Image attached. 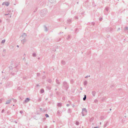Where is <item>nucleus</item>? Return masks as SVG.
Wrapping results in <instances>:
<instances>
[{
	"instance_id": "nucleus-23",
	"label": "nucleus",
	"mask_w": 128,
	"mask_h": 128,
	"mask_svg": "<svg viewBox=\"0 0 128 128\" xmlns=\"http://www.w3.org/2000/svg\"><path fill=\"white\" fill-rule=\"evenodd\" d=\"M86 98V95H84V97L83 98V100H85Z\"/></svg>"
},
{
	"instance_id": "nucleus-28",
	"label": "nucleus",
	"mask_w": 128,
	"mask_h": 128,
	"mask_svg": "<svg viewBox=\"0 0 128 128\" xmlns=\"http://www.w3.org/2000/svg\"><path fill=\"white\" fill-rule=\"evenodd\" d=\"M17 66H16L14 68V71L16 72H17L18 71L17 70H16V69L17 68Z\"/></svg>"
},
{
	"instance_id": "nucleus-61",
	"label": "nucleus",
	"mask_w": 128,
	"mask_h": 128,
	"mask_svg": "<svg viewBox=\"0 0 128 128\" xmlns=\"http://www.w3.org/2000/svg\"><path fill=\"white\" fill-rule=\"evenodd\" d=\"M3 51L4 52H6V50L5 49H4Z\"/></svg>"
},
{
	"instance_id": "nucleus-11",
	"label": "nucleus",
	"mask_w": 128,
	"mask_h": 128,
	"mask_svg": "<svg viewBox=\"0 0 128 128\" xmlns=\"http://www.w3.org/2000/svg\"><path fill=\"white\" fill-rule=\"evenodd\" d=\"M61 112L60 111H58L57 112V114L59 116H61Z\"/></svg>"
},
{
	"instance_id": "nucleus-63",
	"label": "nucleus",
	"mask_w": 128,
	"mask_h": 128,
	"mask_svg": "<svg viewBox=\"0 0 128 128\" xmlns=\"http://www.w3.org/2000/svg\"><path fill=\"white\" fill-rule=\"evenodd\" d=\"M77 30H78V29L77 28L75 30V32H76Z\"/></svg>"
},
{
	"instance_id": "nucleus-4",
	"label": "nucleus",
	"mask_w": 128,
	"mask_h": 128,
	"mask_svg": "<svg viewBox=\"0 0 128 128\" xmlns=\"http://www.w3.org/2000/svg\"><path fill=\"white\" fill-rule=\"evenodd\" d=\"M30 100V98H27L25 100H24V101L23 102V103H24V102L27 103L29 102Z\"/></svg>"
},
{
	"instance_id": "nucleus-10",
	"label": "nucleus",
	"mask_w": 128,
	"mask_h": 128,
	"mask_svg": "<svg viewBox=\"0 0 128 128\" xmlns=\"http://www.w3.org/2000/svg\"><path fill=\"white\" fill-rule=\"evenodd\" d=\"M124 31L125 32H126L128 33V27H125L124 28Z\"/></svg>"
},
{
	"instance_id": "nucleus-20",
	"label": "nucleus",
	"mask_w": 128,
	"mask_h": 128,
	"mask_svg": "<svg viewBox=\"0 0 128 128\" xmlns=\"http://www.w3.org/2000/svg\"><path fill=\"white\" fill-rule=\"evenodd\" d=\"M62 64L63 65H65L66 64L64 60H62Z\"/></svg>"
},
{
	"instance_id": "nucleus-3",
	"label": "nucleus",
	"mask_w": 128,
	"mask_h": 128,
	"mask_svg": "<svg viewBox=\"0 0 128 128\" xmlns=\"http://www.w3.org/2000/svg\"><path fill=\"white\" fill-rule=\"evenodd\" d=\"M87 110L85 108H84L82 109V116H84V114L86 113Z\"/></svg>"
},
{
	"instance_id": "nucleus-17",
	"label": "nucleus",
	"mask_w": 128,
	"mask_h": 128,
	"mask_svg": "<svg viewBox=\"0 0 128 128\" xmlns=\"http://www.w3.org/2000/svg\"><path fill=\"white\" fill-rule=\"evenodd\" d=\"M87 84V82L86 80L85 81L84 83V85L85 86Z\"/></svg>"
},
{
	"instance_id": "nucleus-64",
	"label": "nucleus",
	"mask_w": 128,
	"mask_h": 128,
	"mask_svg": "<svg viewBox=\"0 0 128 128\" xmlns=\"http://www.w3.org/2000/svg\"><path fill=\"white\" fill-rule=\"evenodd\" d=\"M40 110L41 111L42 110V108H40Z\"/></svg>"
},
{
	"instance_id": "nucleus-59",
	"label": "nucleus",
	"mask_w": 128,
	"mask_h": 128,
	"mask_svg": "<svg viewBox=\"0 0 128 128\" xmlns=\"http://www.w3.org/2000/svg\"><path fill=\"white\" fill-rule=\"evenodd\" d=\"M69 104H66V106H69Z\"/></svg>"
},
{
	"instance_id": "nucleus-47",
	"label": "nucleus",
	"mask_w": 128,
	"mask_h": 128,
	"mask_svg": "<svg viewBox=\"0 0 128 128\" xmlns=\"http://www.w3.org/2000/svg\"><path fill=\"white\" fill-rule=\"evenodd\" d=\"M71 82V83H72L74 81L73 80H71L70 81Z\"/></svg>"
},
{
	"instance_id": "nucleus-41",
	"label": "nucleus",
	"mask_w": 128,
	"mask_h": 128,
	"mask_svg": "<svg viewBox=\"0 0 128 128\" xmlns=\"http://www.w3.org/2000/svg\"><path fill=\"white\" fill-rule=\"evenodd\" d=\"M46 78V76H44L42 77V78L43 79H44Z\"/></svg>"
},
{
	"instance_id": "nucleus-38",
	"label": "nucleus",
	"mask_w": 128,
	"mask_h": 128,
	"mask_svg": "<svg viewBox=\"0 0 128 128\" xmlns=\"http://www.w3.org/2000/svg\"><path fill=\"white\" fill-rule=\"evenodd\" d=\"M40 73H37V76H40Z\"/></svg>"
},
{
	"instance_id": "nucleus-51",
	"label": "nucleus",
	"mask_w": 128,
	"mask_h": 128,
	"mask_svg": "<svg viewBox=\"0 0 128 128\" xmlns=\"http://www.w3.org/2000/svg\"><path fill=\"white\" fill-rule=\"evenodd\" d=\"M10 15V14H4V15L5 16H6V15Z\"/></svg>"
},
{
	"instance_id": "nucleus-35",
	"label": "nucleus",
	"mask_w": 128,
	"mask_h": 128,
	"mask_svg": "<svg viewBox=\"0 0 128 128\" xmlns=\"http://www.w3.org/2000/svg\"><path fill=\"white\" fill-rule=\"evenodd\" d=\"M45 116L46 118L48 117H49V115L47 114H45Z\"/></svg>"
},
{
	"instance_id": "nucleus-46",
	"label": "nucleus",
	"mask_w": 128,
	"mask_h": 128,
	"mask_svg": "<svg viewBox=\"0 0 128 128\" xmlns=\"http://www.w3.org/2000/svg\"><path fill=\"white\" fill-rule=\"evenodd\" d=\"M102 18H100L99 19V20L100 21H102Z\"/></svg>"
},
{
	"instance_id": "nucleus-53",
	"label": "nucleus",
	"mask_w": 128,
	"mask_h": 128,
	"mask_svg": "<svg viewBox=\"0 0 128 128\" xmlns=\"http://www.w3.org/2000/svg\"><path fill=\"white\" fill-rule=\"evenodd\" d=\"M94 24H95V23H94V22H92V25H93V26L94 25Z\"/></svg>"
},
{
	"instance_id": "nucleus-43",
	"label": "nucleus",
	"mask_w": 128,
	"mask_h": 128,
	"mask_svg": "<svg viewBox=\"0 0 128 128\" xmlns=\"http://www.w3.org/2000/svg\"><path fill=\"white\" fill-rule=\"evenodd\" d=\"M8 16L9 17L11 18V15L10 14V15H8Z\"/></svg>"
},
{
	"instance_id": "nucleus-62",
	"label": "nucleus",
	"mask_w": 128,
	"mask_h": 128,
	"mask_svg": "<svg viewBox=\"0 0 128 128\" xmlns=\"http://www.w3.org/2000/svg\"><path fill=\"white\" fill-rule=\"evenodd\" d=\"M71 13L72 14H73V11H72L71 12Z\"/></svg>"
},
{
	"instance_id": "nucleus-37",
	"label": "nucleus",
	"mask_w": 128,
	"mask_h": 128,
	"mask_svg": "<svg viewBox=\"0 0 128 128\" xmlns=\"http://www.w3.org/2000/svg\"><path fill=\"white\" fill-rule=\"evenodd\" d=\"M76 125H78L79 124V122L78 121L76 122Z\"/></svg>"
},
{
	"instance_id": "nucleus-32",
	"label": "nucleus",
	"mask_w": 128,
	"mask_h": 128,
	"mask_svg": "<svg viewBox=\"0 0 128 128\" xmlns=\"http://www.w3.org/2000/svg\"><path fill=\"white\" fill-rule=\"evenodd\" d=\"M32 56L34 57H36V54L35 53H34L32 54Z\"/></svg>"
},
{
	"instance_id": "nucleus-54",
	"label": "nucleus",
	"mask_w": 128,
	"mask_h": 128,
	"mask_svg": "<svg viewBox=\"0 0 128 128\" xmlns=\"http://www.w3.org/2000/svg\"><path fill=\"white\" fill-rule=\"evenodd\" d=\"M106 124H105L104 126V127H106Z\"/></svg>"
},
{
	"instance_id": "nucleus-42",
	"label": "nucleus",
	"mask_w": 128,
	"mask_h": 128,
	"mask_svg": "<svg viewBox=\"0 0 128 128\" xmlns=\"http://www.w3.org/2000/svg\"><path fill=\"white\" fill-rule=\"evenodd\" d=\"M2 100H3L2 99H1L0 100V104H1L2 103Z\"/></svg>"
},
{
	"instance_id": "nucleus-44",
	"label": "nucleus",
	"mask_w": 128,
	"mask_h": 128,
	"mask_svg": "<svg viewBox=\"0 0 128 128\" xmlns=\"http://www.w3.org/2000/svg\"><path fill=\"white\" fill-rule=\"evenodd\" d=\"M20 114H22L23 113V112L22 110H20Z\"/></svg>"
},
{
	"instance_id": "nucleus-55",
	"label": "nucleus",
	"mask_w": 128,
	"mask_h": 128,
	"mask_svg": "<svg viewBox=\"0 0 128 128\" xmlns=\"http://www.w3.org/2000/svg\"><path fill=\"white\" fill-rule=\"evenodd\" d=\"M48 128V126H44V128Z\"/></svg>"
},
{
	"instance_id": "nucleus-29",
	"label": "nucleus",
	"mask_w": 128,
	"mask_h": 128,
	"mask_svg": "<svg viewBox=\"0 0 128 128\" xmlns=\"http://www.w3.org/2000/svg\"><path fill=\"white\" fill-rule=\"evenodd\" d=\"M71 37V36L70 35H68V37L67 38V39L68 40H69L70 39Z\"/></svg>"
},
{
	"instance_id": "nucleus-21",
	"label": "nucleus",
	"mask_w": 128,
	"mask_h": 128,
	"mask_svg": "<svg viewBox=\"0 0 128 128\" xmlns=\"http://www.w3.org/2000/svg\"><path fill=\"white\" fill-rule=\"evenodd\" d=\"M26 41V40L25 39H23L21 40V41L22 42L23 44H24Z\"/></svg>"
},
{
	"instance_id": "nucleus-19",
	"label": "nucleus",
	"mask_w": 128,
	"mask_h": 128,
	"mask_svg": "<svg viewBox=\"0 0 128 128\" xmlns=\"http://www.w3.org/2000/svg\"><path fill=\"white\" fill-rule=\"evenodd\" d=\"M44 28L45 31L46 32H47L48 30L47 27H46V26H44Z\"/></svg>"
},
{
	"instance_id": "nucleus-33",
	"label": "nucleus",
	"mask_w": 128,
	"mask_h": 128,
	"mask_svg": "<svg viewBox=\"0 0 128 128\" xmlns=\"http://www.w3.org/2000/svg\"><path fill=\"white\" fill-rule=\"evenodd\" d=\"M104 14L106 15H108V12H105V11H104Z\"/></svg>"
},
{
	"instance_id": "nucleus-15",
	"label": "nucleus",
	"mask_w": 128,
	"mask_h": 128,
	"mask_svg": "<svg viewBox=\"0 0 128 128\" xmlns=\"http://www.w3.org/2000/svg\"><path fill=\"white\" fill-rule=\"evenodd\" d=\"M46 88L48 90H50L51 89V87L50 86H46Z\"/></svg>"
},
{
	"instance_id": "nucleus-1",
	"label": "nucleus",
	"mask_w": 128,
	"mask_h": 128,
	"mask_svg": "<svg viewBox=\"0 0 128 128\" xmlns=\"http://www.w3.org/2000/svg\"><path fill=\"white\" fill-rule=\"evenodd\" d=\"M69 87V84L66 81L63 83L62 88L63 89L67 90Z\"/></svg>"
},
{
	"instance_id": "nucleus-24",
	"label": "nucleus",
	"mask_w": 128,
	"mask_h": 128,
	"mask_svg": "<svg viewBox=\"0 0 128 128\" xmlns=\"http://www.w3.org/2000/svg\"><path fill=\"white\" fill-rule=\"evenodd\" d=\"M55 56L54 55H52V60H54L55 59Z\"/></svg>"
},
{
	"instance_id": "nucleus-52",
	"label": "nucleus",
	"mask_w": 128,
	"mask_h": 128,
	"mask_svg": "<svg viewBox=\"0 0 128 128\" xmlns=\"http://www.w3.org/2000/svg\"><path fill=\"white\" fill-rule=\"evenodd\" d=\"M11 74L13 75H14V73H13L12 72L11 73Z\"/></svg>"
},
{
	"instance_id": "nucleus-13",
	"label": "nucleus",
	"mask_w": 128,
	"mask_h": 128,
	"mask_svg": "<svg viewBox=\"0 0 128 128\" xmlns=\"http://www.w3.org/2000/svg\"><path fill=\"white\" fill-rule=\"evenodd\" d=\"M96 93V92L94 91H92V94L94 96H95Z\"/></svg>"
},
{
	"instance_id": "nucleus-2",
	"label": "nucleus",
	"mask_w": 128,
	"mask_h": 128,
	"mask_svg": "<svg viewBox=\"0 0 128 128\" xmlns=\"http://www.w3.org/2000/svg\"><path fill=\"white\" fill-rule=\"evenodd\" d=\"M41 16L42 17H44L45 16L48 12L47 9H44L42 10L40 12Z\"/></svg>"
},
{
	"instance_id": "nucleus-16",
	"label": "nucleus",
	"mask_w": 128,
	"mask_h": 128,
	"mask_svg": "<svg viewBox=\"0 0 128 128\" xmlns=\"http://www.w3.org/2000/svg\"><path fill=\"white\" fill-rule=\"evenodd\" d=\"M44 92V90L43 89H42L40 90V92L41 93H43Z\"/></svg>"
},
{
	"instance_id": "nucleus-48",
	"label": "nucleus",
	"mask_w": 128,
	"mask_h": 128,
	"mask_svg": "<svg viewBox=\"0 0 128 128\" xmlns=\"http://www.w3.org/2000/svg\"><path fill=\"white\" fill-rule=\"evenodd\" d=\"M90 77V75H89V76H88V75H87V76H86V77H85V78H88V77Z\"/></svg>"
},
{
	"instance_id": "nucleus-31",
	"label": "nucleus",
	"mask_w": 128,
	"mask_h": 128,
	"mask_svg": "<svg viewBox=\"0 0 128 128\" xmlns=\"http://www.w3.org/2000/svg\"><path fill=\"white\" fill-rule=\"evenodd\" d=\"M7 113L8 115L10 114L11 113L10 111L9 110L7 111Z\"/></svg>"
},
{
	"instance_id": "nucleus-5",
	"label": "nucleus",
	"mask_w": 128,
	"mask_h": 128,
	"mask_svg": "<svg viewBox=\"0 0 128 128\" xmlns=\"http://www.w3.org/2000/svg\"><path fill=\"white\" fill-rule=\"evenodd\" d=\"M10 4L8 2H4L2 3V5H4L5 4L6 6H8Z\"/></svg>"
},
{
	"instance_id": "nucleus-56",
	"label": "nucleus",
	"mask_w": 128,
	"mask_h": 128,
	"mask_svg": "<svg viewBox=\"0 0 128 128\" xmlns=\"http://www.w3.org/2000/svg\"><path fill=\"white\" fill-rule=\"evenodd\" d=\"M39 86V84H37L36 85V86Z\"/></svg>"
},
{
	"instance_id": "nucleus-8",
	"label": "nucleus",
	"mask_w": 128,
	"mask_h": 128,
	"mask_svg": "<svg viewBox=\"0 0 128 128\" xmlns=\"http://www.w3.org/2000/svg\"><path fill=\"white\" fill-rule=\"evenodd\" d=\"M60 84V82L56 79V87L58 86Z\"/></svg>"
},
{
	"instance_id": "nucleus-40",
	"label": "nucleus",
	"mask_w": 128,
	"mask_h": 128,
	"mask_svg": "<svg viewBox=\"0 0 128 128\" xmlns=\"http://www.w3.org/2000/svg\"><path fill=\"white\" fill-rule=\"evenodd\" d=\"M4 109H3V110H2V111H1V113H3L4 112Z\"/></svg>"
},
{
	"instance_id": "nucleus-27",
	"label": "nucleus",
	"mask_w": 128,
	"mask_h": 128,
	"mask_svg": "<svg viewBox=\"0 0 128 128\" xmlns=\"http://www.w3.org/2000/svg\"><path fill=\"white\" fill-rule=\"evenodd\" d=\"M5 41H6V40H5V39L2 40L1 42V43H2V44L4 43L5 42Z\"/></svg>"
},
{
	"instance_id": "nucleus-7",
	"label": "nucleus",
	"mask_w": 128,
	"mask_h": 128,
	"mask_svg": "<svg viewBox=\"0 0 128 128\" xmlns=\"http://www.w3.org/2000/svg\"><path fill=\"white\" fill-rule=\"evenodd\" d=\"M109 9V8L108 6H106L105 8L104 11H105V12H108Z\"/></svg>"
},
{
	"instance_id": "nucleus-18",
	"label": "nucleus",
	"mask_w": 128,
	"mask_h": 128,
	"mask_svg": "<svg viewBox=\"0 0 128 128\" xmlns=\"http://www.w3.org/2000/svg\"><path fill=\"white\" fill-rule=\"evenodd\" d=\"M68 113H70L72 112L70 108H69L68 110Z\"/></svg>"
},
{
	"instance_id": "nucleus-50",
	"label": "nucleus",
	"mask_w": 128,
	"mask_h": 128,
	"mask_svg": "<svg viewBox=\"0 0 128 128\" xmlns=\"http://www.w3.org/2000/svg\"><path fill=\"white\" fill-rule=\"evenodd\" d=\"M37 8H36V9L34 11V12H35L37 10Z\"/></svg>"
},
{
	"instance_id": "nucleus-12",
	"label": "nucleus",
	"mask_w": 128,
	"mask_h": 128,
	"mask_svg": "<svg viewBox=\"0 0 128 128\" xmlns=\"http://www.w3.org/2000/svg\"><path fill=\"white\" fill-rule=\"evenodd\" d=\"M57 106L59 107H61L62 106V104L61 103H58L57 104Z\"/></svg>"
},
{
	"instance_id": "nucleus-45",
	"label": "nucleus",
	"mask_w": 128,
	"mask_h": 128,
	"mask_svg": "<svg viewBox=\"0 0 128 128\" xmlns=\"http://www.w3.org/2000/svg\"><path fill=\"white\" fill-rule=\"evenodd\" d=\"M94 102H98V100H94Z\"/></svg>"
},
{
	"instance_id": "nucleus-9",
	"label": "nucleus",
	"mask_w": 128,
	"mask_h": 128,
	"mask_svg": "<svg viewBox=\"0 0 128 128\" xmlns=\"http://www.w3.org/2000/svg\"><path fill=\"white\" fill-rule=\"evenodd\" d=\"M11 102V100H9L7 101L6 102V103L5 104H10Z\"/></svg>"
},
{
	"instance_id": "nucleus-60",
	"label": "nucleus",
	"mask_w": 128,
	"mask_h": 128,
	"mask_svg": "<svg viewBox=\"0 0 128 128\" xmlns=\"http://www.w3.org/2000/svg\"><path fill=\"white\" fill-rule=\"evenodd\" d=\"M94 128H99V127H94Z\"/></svg>"
},
{
	"instance_id": "nucleus-14",
	"label": "nucleus",
	"mask_w": 128,
	"mask_h": 128,
	"mask_svg": "<svg viewBox=\"0 0 128 128\" xmlns=\"http://www.w3.org/2000/svg\"><path fill=\"white\" fill-rule=\"evenodd\" d=\"M33 118L34 119H35L36 120H38V118L36 116H34Z\"/></svg>"
},
{
	"instance_id": "nucleus-34",
	"label": "nucleus",
	"mask_w": 128,
	"mask_h": 128,
	"mask_svg": "<svg viewBox=\"0 0 128 128\" xmlns=\"http://www.w3.org/2000/svg\"><path fill=\"white\" fill-rule=\"evenodd\" d=\"M94 119V118L93 117H92L90 119V121H92Z\"/></svg>"
},
{
	"instance_id": "nucleus-39",
	"label": "nucleus",
	"mask_w": 128,
	"mask_h": 128,
	"mask_svg": "<svg viewBox=\"0 0 128 128\" xmlns=\"http://www.w3.org/2000/svg\"><path fill=\"white\" fill-rule=\"evenodd\" d=\"M74 18L75 19H78V17L77 16H76L74 17Z\"/></svg>"
},
{
	"instance_id": "nucleus-58",
	"label": "nucleus",
	"mask_w": 128,
	"mask_h": 128,
	"mask_svg": "<svg viewBox=\"0 0 128 128\" xmlns=\"http://www.w3.org/2000/svg\"><path fill=\"white\" fill-rule=\"evenodd\" d=\"M68 102H69L70 104H71V102L70 101H68Z\"/></svg>"
},
{
	"instance_id": "nucleus-30",
	"label": "nucleus",
	"mask_w": 128,
	"mask_h": 128,
	"mask_svg": "<svg viewBox=\"0 0 128 128\" xmlns=\"http://www.w3.org/2000/svg\"><path fill=\"white\" fill-rule=\"evenodd\" d=\"M26 34L24 33L22 35V36H26Z\"/></svg>"
},
{
	"instance_id": "nucleus-36",
	"label": "nucleus",
	"mask_w": 128,
	"mask_h": 128,
	"mask_svg": "<svg viewBox=\"0 0 128 128\" xmlns=\"http://www.w3.org/2000/svg\"><path fill=\"white\" fill-rule=\"evenodd\" d=\"M8 67L10 70H12L13 68L12 67V66H10Z\"/></svg>"
},
{
	"instance_id": "nucleus-22",
	"label": "nucleus",
	"mask_w": 128,
	"mask_h": 128,
	"mask_svg": "<svg viewBox=\"0 0 128 128\" xmlns=\"http://www.w3.org/2000/svg\"><path fill=\"white\" fill-rule=\"evenodd\" d=\"M71 22V20L70 19H68V20L67 22L68 23L70 24Z\"/></svg>"
},
{
	"instance_id": "nucleus-57",
	"label": "nucleus",
	"mask_w": 128,
	"mask_h": 128,
	"mask_svg": "<svg viewBox=\"0 0 128 128\" xmlns=\"http://www.w3.org/2000/svg\"><path fill=\"white\" fill-rule=\"evenodd\" d=\"M80 89L81 90H82V87H80Z\"/></svg>"
},
{
	"instance_id": "nucleus-6",
	"label": "nucleus",
	"mask_w": 128,
	"mask_h": 128,
	"mask_svg": "<svg viewBox=\"0 0 128 128\" xmlns=\"http://www.w3.org/2000/svg\"><path fill=\"white\" fill-rule=\"evenodd\" d=\"M112 29L111 28H107L106 29L107 32H110L112 30Z\"/></svg>"
},
{
	"instance_id": "nucleus-26",
	"label": "nucleus",
	"mask_w": 128,
	"mask_h": 128,
	"mask_svg": "<svg viewBox=\"0 0 128 128\" xmlns=\"http://www.w3.org/2000/svg\"><path fill=\"white\" fill-rule=\"evenodd\" d=\"M41 100H42V98H40L39 97V98L38 99V102H40V101H41Z\"/></svg>"
},
{
	"instance_id": "nucleus-49",
	"label": "nucleus",
	"mask_w": 128,
	"mask_h": 128,
	"mask_svg": "<svg viewBox=\"0 0 128 128\" xmlns=\"http://www.w3.org/2000/svg\"><path fill=\"white\" fill-rule=\"evenodd\" d=\"M17 101L16 100H14V102H16Z\"/></svg>"
},
{
	"instance_id": "nucleus-25",
	"label": "nucleus",
	"mask_w": 128,
	"mask_h": 128,
	"mask_svg": "<svg viewBox=\"0 0 128 128\" xmlns=\"http://www.w3.org/2000/svg\"><path fill=\"white\" fill-rule=\"evenodd\" d=\"M48 82L50 83L51 82L52 80L50 79H49L47 80Z\"/></svg>"
}]
</instances>
